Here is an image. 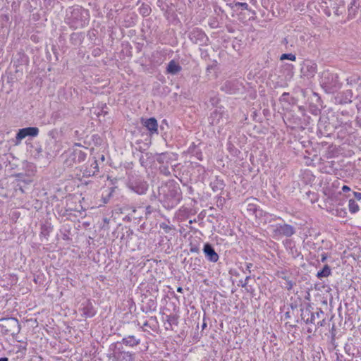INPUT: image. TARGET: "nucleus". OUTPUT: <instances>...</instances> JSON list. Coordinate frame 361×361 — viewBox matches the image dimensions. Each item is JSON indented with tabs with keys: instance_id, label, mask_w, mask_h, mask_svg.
Listing matches in <instances>:
<instances>
[{
	"instance_id": "nucleus-1",
	"label": "nucleus",
	"mask_w": 361,
	"mask_h": 361,
	"mask_svg": "<svg viewBox=\"0 0 361 361\" xmlns=\"http://www.w3.org/2000/svg\"><path fill=\"white\" fill-rule=\"evenodd\" d=\"M158 198L166 209L174 208L182 198L179 185L174 180H169L163 184L159 188Z\"/></svg>"
},
{
	"instance_id": "nucleus-2",
	"label": "nucleus",
	"mask_w": 361,
	"mask_h": 361,
	"mask_svg": "<svg viewBox=\"0 0 361 361\" xmlns=\"http://www.w3.org/2000/svg\"><path fill=\"white\" fill-rule=\"evenodd\" d=\"M321 85L327 93H334L341 87L338 75L329 71L323 72Z\"/></svg>"
},
{
	"instance_id": "nucleus-3",
	"label": "nucleus",
	"mask_w": 361,
	"mask_h": 361,
	"mask_svg": "<svg viewBox=\"0 0 361 361\" xmlns=\"http://www.w3.org/2000/svg\"><path fill=\"white\" fill-rule=\"evenodd\" d=\"M66 21L73 29L83 27L85 21L82 19V8L79 7L69 8L66 13Z\"/></svg>"
},
{
	"instance_id": "nucleus-4",
	"label": "nucleus",
	"mask_w": 361,
	"mask_h": 361,
	"mask_svg": "<svg viewBox=\"0 0 361 361\" xmlns=\"http://www.w3.org/2000/svg\"><path fill=\"white\" fill-rule=\"evenodd\" d=\"M65 157L63 164L66 167H71L74 164L83 162L87 157V154L78 148H73L68 150L63 154Z\"/></svg>"
},
{
	"instance_id": "nucleus-5",
	"label": "nucleus",
	"mask_w": 361,
	"mask_h": 361,
	"mask_svg": "<svg viewBox=\"0 0 361 361\" xmlns=\"http://www.w3.org/2000/svg\"><path fill=\"white\" fill-rule=\"evenodd\" d=\"M20 331V325L14 317L2 318L0 319V331L3 334H10L13 336L18 335Z\"/></svg>"
},
{
	"instance_id": "nucleus-6",
	"label": "nucleus",
	"mask_w": 361,
	"mask_h": 361,
	"mask_svg": "<svg viewBox=\"0 0 361 361\" xmlns=\"http://www.w3.org/2000/svg\"><path fill=\"white\" fill-rule=\"evenodd\" d=\"M190 40L199 46H207L209 42V37L204 31L198 27H195L188 34Z\"/></svg>"
},
{
	"instance_id": "nucleus-7",
	"label": "nucleus",
	"mask_w": 361,
	"mask_h": 361,
	"mask_svg": "<svg viewBox=\"0 0 361 361\" xmlns=\"http://www.w3.org/2000/svg\"><path fill=\"white\" fill-rule=\"evenodd\" d=\"M317 71V65L312 61L305 60L301 64L300 77L307 79L313 78Z\"/></svg>"
},
{
	"instance_id": "nucleus-8",
	"label": "nucleus",
	"mask_w": 361,
	"mask_h": 361,
	"mask_svg": "<svg viewBox=\"0 0 361 361\" xmlns=\"http://www.w3.org/2000/svg\"><path fill=\"white\" fill-rule=\"evenodd\" d=\"M321 314H323V312L322 310L314 312L310 309L306 308L305 310H301V319L306 324H314L316 317H319Z\"/></svg>"
},
{
	"instance_id": "nucleus-9",
	"label": "nucleus",
	"mask_w": 361,
	"mask_h": 361,
	"mask_svg": "<svg viewBox=\"0 0 361 361\" xmlns=\"http://www.w3.org/2000/svg\"><path fill=\"white\" fill-rule=\"evenodd\" d=\"M241 85V83L236 80H227L221 86V89L226 93L233 94L240 90Z\"/></svg>"
},
{
	"instance_id": "nucleus-10",
	"label": "nucleus",
	"mask_w": 361,
	"mask_h": 361,
	"mask_svg": "<svg viewBox=\"0 0 361 361\" xmlns=\"http://www.w3.org/2000/svg\"><path fill=\"white\" fill-rule=\"evenodd\" d=\"M39 133V129L37 127H27L20 129L16 134V138L18 142L21 141L27 136L35 137Z\"/></svg>"
},
{
	"instance_id": "nucleus-11",
	"label": "nucleus",
	"mask_w": 361,
	"mask_h": 361,
	"mask_svg": "<svg viewBox=\"0 0 361 361\" xmlns=\"http://www.w3.org/2000/svg\"><path fill=\"white\" fill-rule=\"evenodd\" d=\"M129 188L138 195H143L148 189V184L147 182L140 180H136L130 182L128 184Z\"/></svg>"
},
{
	"instance_id": "nucleus-12",
	"label": "nucleus",
	"mask_w": 361,
	"mask_h": 361,
	"mask_svg": "<svg viewBox=\"0 0 361 361\" xmlns=\"http://www.w3.org/2000/svg\"><path fill=\"white\" fill-rule=\"evenodd\" d=\"M274 232L278 235L290 237L295 233V230L293 226L284 224L276 225Z\"/></svg>"
},
{
	"instance_id": "nucleus-13",
	"label": "nucleus",
	"mask_w": 361,
	"mask_h": 361,
	"mask_svg": "<svg viewBox=\"0 0 361 361\" xmlns=\"http://www.w3.org/2000/svg\"><path fill=\"white\" fill-rule=\"evenodd\" d=\"M225 121L224 114L220 110L216 109L209 117V122L212 126L223 125Z\"/></svg>"
},
{
	"instance_id": "nucleus-14",
	"label": "nucleus",
	"mask_w": 361,
	"mask_h": 361,
	"mask_svg": "<svg viewBox=\"0 0 361 361\" xmlns=\"http://www.w3.org/2000/svg\"><path fill=\"white\" fill-rule=\"evenodd\" d=\"M203 252L209 262H216L219 260V255L215 251L213 246L209 243H205L203 247Z\"/></svg>"
},
{
	"instance_id": "nucleus-15",
	"label": "nucleus",
	"mask_w": 361,
	"mask_h": 361,
	"mask_svg": "<svg viewBox=\"0 0 361 361\" xmlns=\"http://www.w3.org/2000/svg\"><path fill=\"white\" fill-rule=\"evenodd\" d=\"M142 123L149 130L150 135L158 134V123L155 118L142 120Z\"/></svg>"
},
{
	"instance_id": "nucleus-16",
	"label": "nucleus",
	"mask_w": 361,
	"mask_h": 361,
	"mask_svg": "<svg viewBox=\"0 0 361 361\" xmlns=\"http://www.w3.org/2000/svg\"><path fill=\"white\" fill-rule=\"evenodd\" d=\"M81 310L82 312V315L85 317H92L96 314V311L92 302L89 300L82 304Z\"/></svg>"
},
{
	"instance_id": "nucleus-17",
	"label": "nucleus",
	"mask_w": 361,
	"mask_h": 361,
	"mask_svg": "<svg viewBox=\"0 0 361 361\" xmlns=\"http://www.w3.org/2000/svg\"><path fill=\"white\" fill-rule=\"evenodd\" d=\"M358 0H352L348 8V20H352L355 18L359 8Z\"/></svg>"
},
{
	"instance_id": "nucleus-18",
	"label": "nucleus",
	"mask_w": 361,
	"mask_h": 361,
	"mask_svg": "<svg viewBox=\"0 0 361 361\" xmlns=\"http://www.w3.org/2000/svg\"><path fill=\"white\" fill-rule=\"evenodd\" d=\"M99 172V166L97 160H94L89 167H87L83 172L85 176H92Z\"/></svg>"
},
{
	"instance_id": "nucleus-19",
	"label": "nucleus",
	"mask_w": 361,
	"mask_h": 361,
	"mask_svg": "<svg viewBox=\"0 0 361 361\" xmlns=\"http://www.w3.org/2000/svg\"><path fill=\"white\" fill-rule=\"evenodd\" d=\"M181 69V66L175 61L172 60L168 63L166 71L171 75H176Z\"/></svg>"
},
{
	"instance_id": "nucleus-20",
	"label": "nucleus",
	"mask_w": 361,
	"mask_h": 361,
	"mask_svg": "<svg viewBox=\"0 0 361 361\" xmlns=\"http://www.w3.org/2000/svg\"><path fill=\"white\" fill-rule=\"evenodd\" d=\"M210 187L212 188L214 192H217L219 190H221L224 189V183L223 180H221L218 177H216L214 180L211 181Z\"/></svg>"
},
{
	"instance_id": "nucleus-21",
	"label": "nucleus",
	"mask_w": 361,
	"mask_h": 361,
	"mask_svg": "<svg viewBox=\"0 0 361 361\" xmlns=\"http://www.w3.org/2000/svg\"><path fill=\"white\" fill-rule=\"evenodd\" d=\"M140 343V339H136L134 336H129L122 339V343L126 345L134 347L139 345Z\"/></svg>"
},
{
	"instance_id": "nucleus-22",
	"label": "nucleus",
	"mask_w": 361,
	"mask_h": 361,
	"mask_svg": "<svg viewBox=\"0 0 361 361\" xmlns=\"http://www.w3.org/2000/svg\"><path fill=\"white\" fill-rule=\"evenodd\" d=\"M157 310V302L154 299H149L145 305L142 307V311L146 313L154 312Z\"/></svg>"
},
{
	"instance_id": "nucleus-23",
	"label": "nucleus",
	"mask_w": 361,
	"mask_h": 361,
	"mask_svg": "<svg viewBox=\"0 0 361 361\" xmlns=\"http://www.w3.org/2000/svg\"><path fill=\"white\" fill-rule=\"evenodd\" d=\"M279 277H281L282 279L285 280L286 281V286L285 288L288 290H290L293 286L295 285V283L293 282V281H291L290 279V277L288 276H287V274L282 271L279 274Z\"/></svg>"
},
{
	"instance_id": "nucleus-24",
	"label": "nucleus",
	"mask_w": 361,
	"mask_h": 361,
	"mask_svg": "<svg viewBox=\"0 0 361 361\" xmlns=\"http://www.w3.org/2000/svg\"><path fill=\"white\" fill-rule=\"evenodd\" d=\"M331 274V268L329 265L326 264L323 269L319 271L317 274V277L319 279H322L324 277H327L330 276Z\"/></svg>"
},
{
	"instance_id": "nucleus-25",
	"label": "nucleus",
	"mask_w": 361,
	"mask_h": 361,
	"mask_svg": "<svg viewBox=\"0 0 361 361\" xmlns=\"http://www.w3.org/2000/svg\"><path fill=\"white\" fill-rule=\"evenodd\" d=\"M353 97V93L351 90H348L343 93V97L341 99V103L342 104H350L352 102V98Z\"/></svg>"
},
{
	"instance_id": "nucleus-26",
	"label": "nucleus",
	"mask_w": 361,
	"mask_h": 361,
	"mask_svg": "<svg viewBox=\"0 0 361 361\" xmlns=\"http://www.w3.org/2000/svg\"><path fill=\"white\" fill-rule=\"evenodd\" d=\"M166 322H168L169 327H166V329H171L173 325H178V316L176 314H170L166 316Z\"/></svg>"
},
{
	"instance_id": "nucleus-27",
	"label": "nucleus",
	"mask_w": 361,
	"mask_h": 361,
	"mask_svg": "<svg viewBox=\"0 0 361 361\" xmlns=\"http://www.w3.org/2000/svg\"><path fill=\"white\" fill-rule=\"evenodd\" d=\"M348 208H349V211L352 213V214H355L356 212H357L360 209L359 208V205L357 204V203L356 202V201L353 199H350L348 202Z\"/></svg>"
},
{
	"instance_id": "nucleus-28",
	"label": "nucleus",
	"mask_w": 361,
	"mask_h": 361,
	"mask_svg": "<svg viewBox=\"0 0 361 361\" xmlns=\"http://www.w3.org/2000/svg\"><path fill=\"white\" fill-rule=\"evenodd\" d=\"M195 145L192 144L188 149V152L195 155L199 160H202V154L201 152L195 151Z\"/></svg>"
},
{
	"instance_id": "nucleus-29",
	"label": "nucleus",
	"mask_w": 361,
	"mask_h": 361,
	"mask_svg": "<svg viewBox=\"0 0 361 361\" xmlns=\"http://www.w3.org/2000/svg\"><path fill=\"white\" fill-rule=\"evenodd\" d=\"M280 59L281 60H290V61H295V59H296V56L295 54H293L291 53L290 54H283L281 57H280Z\"/></svg>"
},
{
	"instance_id": "nucleus-30",
	"label": "nucleus",
	"mask_w": 361,
	"mask_h": 361,
	"mask_svg": "<svg viewBox=\"0 0 361 361\" xmlns=\"http://www.w3.org/2000/svg\"><path fill=\"white\" fill-rule=\"evenodd\" d=\"M121 353L123 354V358H122L123 360H125V361H134L135 357H134L133 354H132L131 353H130V352H122Z\"/></svg>"
},
{
	"instance_id": "nucleus-31",
	"label": "nucleus",
	"mask_w": 361,
	"mask_h": 361,
	"mask_svg": "<svg viewBox=\"0 0 361 361\" xmlns=\"http://www.w3.org/2000/svg\"><path fill=\"white\" fill-rule=\"evenodd\" d=\"M159 171H160V173H161L166 176H169L171 175V171L169 169V166H166V165L161 166L159 167Z\"/></svg>"
},
{
	"instance_id": "nucleus-32",
	"label": "nucleus",
	"mask_w": 361,
	"mask_h": 361,
	"mask_svg": "<svg viewBox=\"0 0 361 361\" xmlns=\"http://www.w3.org/2000/svg\"><path fill=\"white\" fill-rule=\"evenodd\" d=\"M257 210V206L255 204L249 203L247 205V211L250 214H255Z\"/></svg>"
},
{
	"instance_id": "nucleus-33",
	"label": "nucleus",
	"mask_w": 361,
	"mask_h": 361,
	"mask_svg": "<svg viewBox=\"0 0 361 361\" xmlns=\"http://www.w3.org/2000/svg\"><path fill=\"white\" fill-rule=\"evenodd\" d=\"M159 227L164 230V231L166 233H169L171 230L174 229V228L171 226H169V224H167L165 222H162L159 224Z\"/></svg>"
},
{
	"instance_id": "nucleus-34",
	"label": "nucleus",
	"mask_w": 361,
	"mask_h": 361,
	"mask_svg": "<svg viewBox=\"0 0 361 361\" xmlns=\"http://www.w3.org/2000/svg\"><path fill=\"white\" fill-rule=\"evenodd\" d=\"M149 158V154L146 153L145 154H141L140 157V163L141 166H146L147 165V160Z\"/></svg>"
},
{
	"instance_id": "nucleus-35",
	"label": "nucleus",
	"mask_w": 361,
	"mask_h": 361,
	"mask_svg": "<svg viewBox=\"0 0 361 361\" xmlns=\"http://www.w3.org/2000/svg\"><path fill=\"white\" fill-rule=\"evenodd\" d=\"M235 7H240L243 10H247L249 11H251V10L249 8V6L247 3L243 2H235Z\"/></svg>"
},
{
	"instance_id": "nucleus-36",
	"label": "nucleus",
	"mask_w": 361,
	"mask_h": 361,
	"mask_svg": "<svg viewBox=\"0 0 361 361\" xmlns=\"http://www.w3.org/2000/svg\"><path fill=\"white\" fill-rule=\"evenodd\" d=\"M149 11H150V8L147 5H142V7L140 8V13L143 16H148L149 14Z\"/></svg>"
},
{
	"instance_id": "nucleus-37",
	"label": "nucleus",
	"mask_w": 361,
	"mask_h": 361,
	"mask_svg": "<svg viewBox=\"0 0 361 361\" xmlns=\"http://www.w3.org/2000/svg\"><path fill=\"white\" fill-rule=\"evenodd\" d=\"M167 153H161L157 157V161L160 164H164V160L167 158Z\"/></svg>"
},
{
	"instance_id": "nucleus-38",
	"label": "nucleus",
	"mask_w": 361,
	"mask_h": 361,
	"mask_svg": "<svg viewBox=\"0 0 361 361\" xmlns=\"http://www.w3.org/2000/svg\"><path fill=\"white\" fill-rule=\"evenodd\" d=\"M359 80L358 78L351 77L347 79V84L349 85H353V84H356Z\"/></svg>"
},
{
	"instance_id": "nucleus-39",
	"label": "nucleus",
	"mask_w": 361,
	"mask_h": 361,
	"mask_svg": "<svg viewBox=\"0 0 361 361\" xmlns=\"http://www.w3.org/2000/svg\"><path fill=\"white\" fill-rule=\"evenodd\" d=\"M199 247L198 246L195 245L190 244V251L192 253H198L199 252Z\"/></svg>"
},
{
	"instance_id": "nucleus-40",
	"label": "nucleus",
	"mask_w": 361,
	"mask_h": 361,
	"mask_svg": "<svg viewBox=\"0 0 361 361\" xmlns=\"http://www.w3.org/2000/svg\"><path fill=\"white\" fill-rule=\"evenodd\" d=\"M281 44L285 45L286 49H289V41H288V39L287 37H285V38L283 39V40L281 41Z\"/></svg>"
},
{
	"instance_id": "nucleus-41",
	"label": "nucleus",
	"mask_w": 361,
	"mask_h": 361,
	"mask_svg": "<svg viewBox=\"0 0 361 361\" xmlns=\"http://www.w3.org/2000/svg\"><path fill=\"white\" fill-rule=\"evenodd\" d=\"M153 212H154V209L152 207H151L149 205L146 207V208H145V214L146 215H149V214H152Z\"/></svg>"
},
{
	"instance_id": "nucleus-42",
	"label": "nucleus",
	"mask_w": 361,
	"mask_h": 361,
	"mask_svg": "<svg viewBox=\"0 0 361 361\" xmlns=\"http://www.w3.org/2000/svg\"><path fill=\"white\" fill-rule=\"evenodd\" d=\"M354 197L357 200H361V192H353Z\"/></svg>"
},
{
	"instance_id": "nucleus-43",
	"label": "nucleus",
	"mask_w": 361,
	"mask_h": 361,
	"mask_svg": "<svg viewBox=\"0 0 361 361\" xmlns=\"http://www.w3.org/2000/svg\"><path fill=\"white\" fill-rule=\"evenodd\" d=\"M198 168H199V169H197V171H198L200 173V172H202V176H203L202 179H203V178H204V175L206 173V171H205L204 168V167H202V166H198Z\"/></svg>"
},
{
	"instance_id": "nucleus-44",
	"label": "nucleus",
	"mask_w": 361,
	"mask_h": 361,
	"mask_svg": "<svg viewBox=\"0 0 361 361\" xmlns=\"http://www.w3.org/2000/svg\"><path fill=\"white\" fill-rule=\"evenodd\" d=\"M253 264L252 263H247L246 264V271L248 273H251V268L252 267Z\"/></svg>"
},
{
	"instance_id": "nucleus-45",
	"label": "nucleus",
	"mask_w": 361,
	"mask_h": 361,
	"mask_svg": "<svg viewBox=\"0 0 361 361\" xmlns=\"http://www.w3.org/2000/svg\"><path fill=\"white\" fill-rule=\"evenodd\" d=\"M112 191L113 190L111 189V191L110 192H109L108 195H107V197H103L104 199V203H107L110 197L111 196V194H112Z\"/></svg>"
},
{
	"instance_id": "nucleus-46",
	"label": "nucleus",
	"mask_w": 361,
	"mask_h": 361,
	"mask_svg": "<svg viewBox=\"0 0 361 361\" xmlns=\"http://www.w3.org/2000/svg\"><path fill=\"white\" fill-rule=\"evenodd\" d=\"M334 12L336 16H339L342 13V12H340L338 6H336L334 7Z\"/></svg>"
},
{
	"instance_id": "nucleus-47",
	"label": "nucleus",
	"mask_w": 361,
	"mask_h": 361,
	"mask_svg": "<svg viewBox=\"0 0 361 361\" xmlns=\"http://www.w3.org/2000/svg\"><path fill=\"white\" fill-rule=\"evenodd\" d=\"M327 259V255L326 253L325 252H323L322 255H321V261L322 262H324Z\"/></svg>"
},
{
	"instance_id": "nucleus-48",
	"label": "nucleus",
	"mask_w": 361,
	"mask_h": 361,
	"mask_svg": "<svg viewBox=\"0 0 361 361\" xmlns=\"http://www.w3.org/2000/svg\"><path fill=\"white\" fill-rule=\"evenodd\" d=\"M42 233L46 235V234H48L49 231L48 230V228L46 227V226H43L42 228Z\"/></svg>"
},
{
	"instance_id": "nucleus-49",
	"label": "nucleus",
	"mask_w": 361,
	"mask_h": 361,
	"mask_svg": "<svg viewBox=\"0 0 361 361\" xmlns=\"http://www.w3.org/2000/svg\"><path fill=\"white\" fill-rule=\"evenodd\" d=\"M342 190H343V192H348L350 190V188L347 185H343L342 187Z\"/></svg>"
},
{
	"instance_id": "nucleus-50",
	"label": "nucleus",
	"mask_w": 361,
	"mask_h": 361,
	"mask_svg": "<svg viewBox=\"0 0 361 361\" xmlns=\"http://www.w3.org/2000/svg\"><path fill=\"white\" fill-rule=\"evenodd\" d=\"M355 122L358 126L361 127V117H357Z\"/></svg>"
},
{
	"instance_id": "nucleus-51",
	"label": "nucleus",
	"mask_w": 361,
	"mask_h": 361,
	"mask_svg": "<svg viewBox=\"0 0 361 361\" xmlns=\"http://www.w3.org/2000/svg\"><path fill=\"white\" fill-rule=\"evenodd\" d=\"M239 282L240 283L241 286L243 288H245L247 286V283L246 281H243L242 280H240V281H239Z\"/></svg>"
},
{
	"instance_id": "nucleus-52",
	"label": "nucleus",
	"mask_w": 361,
	"mask_h": 361,
	"mask_svg": "<svg viewBox=\"0 0 361 361\" xmlns=\"http://www.w3.org/2000/svg\"><path fill=\"white\" fill-rule=\"evenodd\" d=\"M0 361H8V358L6 357H0Z\"/></svg>"
},
{
	"instance_id": "nucleus-53",
	"label": "nucleus",
	"mask_w": 361,
	"mask_h": 361,
	"mask_svg": "<svg viewBox=\"0 0 361 361\" xmlns=\"http://www.w3.org/2000/svg\"><path fill=\"white\" fill-rule=\"evenodd\" d=\"M183 288L182 287H178L177 288V291L179 292V293H183Z\"/></svg>"
},
{
	"instance_id": "nucleus-54",
	"label": "nucleus",
	"mask_w": 361,
	"mask_h": 361,
	"mask_svg": "<svg viewBox=\"0 0 361 361\" xmlns=\"http://www.w3.org/2000/svg\"><path fill=\"white\" fill-rule=\"evenodd\" d=\"M206 327H207V323L204 322L202 325V329H204Z\"/></svg>"
},
{
	"instance_id": "nucleus-55",
	"label": "nucleus",
	"mask_w": 361,
	"mask_h": 361,
	"mask_svg": "<svg viewBox=\"0 0 361 361\" xmlns=\"http://www.w3.org/2000/svg\"><path fill=\"white\" fill-rule=\"evenodd\" d=\"M251 279V276H247L245 279V281H246L247 283L248 282V281Z\"/></svg>"
},
{
	"instance_id": "nucleus-56",
	"label": "nucleus",
	"mask_w": 361,
	"mask_h": 361,
	"mask_svg": "<svg viewBox=\"0 0 361 361\" xmlns=\"http://www.w3.org/2000/svg\"><path fill=\"white\" fill-rule=\"evenodd\" d=\"M75 146H76V147H80L81 145H80V144L75 143Z\"/></svg>"
},
{
	"instance_id": "nucleus-57",
	"label": "nucleus",
	"mask_w": 361,
	"mask_h": 361,
	"mask_svg": "<svg viewBox=\"0 0 361 361\" xmlns=\"http://www.w3.org/2000/svg\"><path fill=\"white\" fill-rule=\"evenodd\" d=\"M145 326H147L148 325V322H145L143 324Z\"/></svg>"
},
{
	"instance_id": "nucleus-58",
	"label": "nucleus",
	"mask_w": 361,
	"mask_h": 361,
	"mask_svg": "<svg viewBox=\"0 0 361 361\" xmlns=\"http://www.w3.org/2000/svg\"><path fill=\"white\" fill-rule=\"evenodd\" d=\"M286 316L287 317H290V316H289V312H286Z\"/></svg>"
},
{
	"instance_id": "nucleus-59",
	"label": "nucleus",
	"mask_w": 361,
	"mask_h": 361,
	"mask_svg": "<svg viewBox=\"0 0 361 361\" xmlns=\"http://www.w3.org/2000/svg\"><path fill=\"white\" fill-rule=\"evenodd\" d=\"M25 183H30V180L27 181V180H23Z\"/></svg>"
},
{
	"instance_id": "nucleus-60",
	"label": "nucleus",
	"mask_w": 361,
	"mask_h": 361,
	"mask_svg": "<svg viewBox=\"0 0 361 361\" xmlns=\"http://www.w3.org/2000/svg\"><path fill=\"white\" fill-rule=\"evenodd\" d=\"M101 159H102V160H104V155H102V156Z\"/></svg>"
},
{
	"instance_id": "nucleus-61",
	"label": "nucleus",
	"mask_w": 361,
	"mask_h": 361,
	"mask_svg": "<svg viewBox=\"0 0 361 361\" xmlns=\"http://www.w3.org/2000/svg\"><path fill=\"white\" fill-rule=\"evenodd\" d=\"M307 331L310 333V332H312V330H311L310 329H309L307 330Z\"/></svg>"
}]
</instances>
